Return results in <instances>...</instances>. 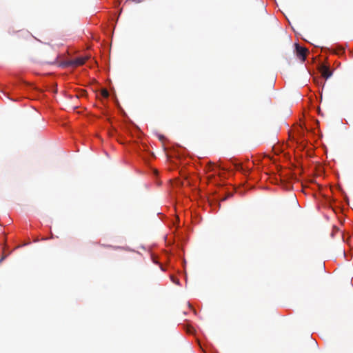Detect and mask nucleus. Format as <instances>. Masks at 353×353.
I'll use <instances>...</instances> for the list:
<instances>
[{
  "label": "nucleus",
  "instance_id": "f257e3e1",
  "mask_svg": "<svg viewBox=\"0 0 353 353\" xmlns=\"http://www.w3.org/2000/svg\"><path fill=\"white\" fill-rule=\"evenodd\" d=\"M295 50L294 53L296 57L301 61H305L306 59V54L307 52V49L305 47L301 46L298 43L294 44Z\"/></svg>",
  "mask_w": 353,
  "mask_h": 353
},
{
  "label": "nucleus",
  "instance_id": "7ed1b4c3",
  "mask_svg": "<svg viewBox=\"0 0 353 353\" xmlns=\"http://www.w3.org/2000/svg\"><path fill=\"white\" fill-rule=\"evenodd\" d=\"M319 70L322 77H324L325 79H327L332 75V72L330 71L329 68L326 65H321Z\"/></svg>",
  "mask_w": 353,
  "mask_h": 353
},
{
  "label": "nucleus",
  "instance_id": "6e6552de",
  "mask_svg": "<svg viewBox=\"0 0 353 353\" xmlns=\"http://www.w3.org/2000/svg\"><path fill=\"white\" fill-rule=\"evenodd\" d=\"M103 246L106 247V248H114L112 245H103Z\"/></svg>",
  "mask_w": 353,
  "mask_h": 353
},
{
  "label": "nucleus",
  "instance_id": "20e7f679",
  "mask_svg": "<svg viewBox=\"0 0 353 353\" xmlns=\"http://www.w3.org/2000/svg\"><path fill=\"white\" fill-rule=\"evenodd\" d=\"M101 94L104 98H108L109 97V92L106 89L101 90Z\"/></svg>",
  "mask_w": 353,
  "mask_h": 353
},
{
  "label": "nucleus",
  "instance_id": "f03ea898",
  "mask_svg": "<svg viewBox=\"0 0 353 353\" xmlns=\"http://www.w3.org/2000/svg\"><path fill=\"white\" fill-rule=\"evenodd\" d=\"M87 59L88 57H77L74 59L69 61L65 65L74 67L80 66L83 65Z\"/></svg>",
  "mask_w": 353,
  "mask_h": 353
},
{
  "label": "nucleus",
  "instance_id": "0eeeda50",
  "mask_svg": "<svg viewBox=\"0 0 353 353\" xmlns=\"http://www.w3.org/2000/svg\"><path fill=\"white\" fill-rule=\"evenodd\" d=\"M214 166V165L213 163H209V165H208V170H213Z\"/></svg>",
  "mask_w": 353,
  "mask_h": 353
},
{
  "label": "nucleus",
  "instance_id": "39448f33",
  "mask_svg": "<svg viewBox=\"0 0 353 353\" xmlns=\"http://www.w3.org/2000/svg\"><path fill=\"white\" fill-rule=\"evenodd\" d=\"M296 131H297V132L300 134H302V132H303V127L301 125L298 126L296 128Z\"/></svg>",
  "mask_w": 353,
  "mask_h": 353
},
{
  "label": "nucleus",
  "instance_id": "423d86ee",
  "mask_svg": "<svg viewBox=\"0 0 353 353\" xmlns=\"http://www.w3.org/2000/svg\"><path fill=\"white\" fill-rule=\"evenodd\" d=\"M307 188H308V187L305 186V185H303L302 191H303V192L304 194H307V192H306V191H307Z\"/></svg>",
  "mask_w": 353,
  "mask_h": 353
}]
</instances>
